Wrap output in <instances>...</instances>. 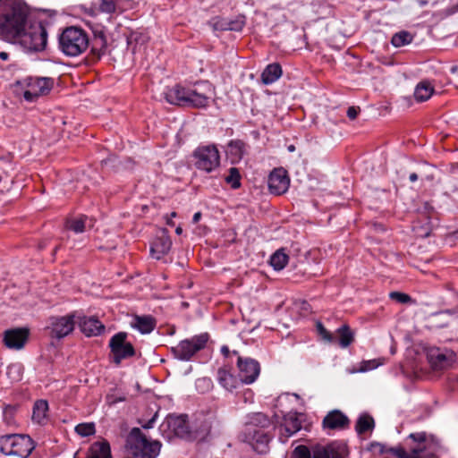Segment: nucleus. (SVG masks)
<instances>
[{"mask_svg":"<svg viewBox=\"0 0 458 458\" xmlns=\"http://www.w3.org/2000/svg\"><path fill=\"white\" fill-rule=\"evenodd\" d=\"M0 36L20 39L31 51H42L47 42V32L40 21L32 20L23 0H0Z\"/></svg>","mask_w":458,"mask_h":458,"instance_id":"nucleus-1","label":"nucleus"},{"mask_svg":"<svg viewBox=\"0 0 458 458\" xmlns=\"http://www.w3.org/2000/svg\"><path fill=\"white\" fill-rule=\"evenodd\" d=\"M405 442L409 451L399 446L390 452L398 458H438L437 454L442 448L440 440L425 431L411 433Z\"/></svg>","mask_w":458,"mask_h":458,"instance_id":"nucleus-2","label":"nucleus"},{"mask_svg":"<svg viewBox=\"0 0 458 458\" xmlns=\"http://www.w3.org/2000/svg\"><path fill=\"white\" fill-rule=\"evenodd\" d=\"M160 448V442L148 441L140 428H134L127 437V454L124 458H156Z\"/></svg>","mask_w":458,"mask_h":458,"instance_id":"nucleus-3","label":"nucleus"},{"mask_svg":"<svg viewBox=\"0 0 458 458\" xmlns=\"http://www.w3.org/2000/svg\"><path fill=\"white\" fill-rule=\"evenodd\" d=\"M89 47V38L85 30L78 27H68L59 36V49L66 56L76 57Z\"/></svg>","mask_w":458,"mask_h":458,"instance_id":"nucleus-4","label":"nucleus"},{"mask_svg":"<svg viewBox=\"0 0 458 458\" xmlns=\"http://www.w3.org/2000/svg\"><path fill=\"white\" fill-rule=\"evenodd\" d=\"M36 445L28 435L5 434L0 436V452L11 458H29Z\"/></svg>","mask_w":458,"mask_h":458,"instance_id":"nucleus-5","label":"nucleus"},{"mask_svg":"<svg viewBox=\"0 0 458 458\" xmlns=\"http://www.w3.org/2000/svg\"><path fill=\"white\" fill-rule=\"evenodd\" d=\"M192 160L198 170L211 173L220 165V153L214 144L201 145L193 151Z\"/></svg>","mask_w":458,"mask_h":458,"instance_id":"nucleus-6","label":"nucleus"},{"mask_svg":"<svg viewBox=\"0 0 458 458\" xmlns=\"http://www.w3.org/2000/svg\"><path fill=\"white\" fill-rule=\"evenodd\" d=\"M208 338V333H202L191 338L182 340L177 345L171 347V352L177 360L188 361L198 352L206 347Z\"/></svg>","mask_w":458,"mask_h":458,"instance_id":"nucleus-7","label":"nucleus"},{"mask_svg":"<svg viewBox=\"0 0 458 458\" xmlns=\"http://www.w3.org/2000/svg\"><path fill=\"white\" fill-rule=\"evenodd\" d=\"M23 90V98L29 102L35 101L38 97L47 95L53 88L54 81L47 77H28L17 81Z\"/></svg>","mask_w":458,"mask_h":458,"instance_id":"nucleus-8","label":"nucleus"},{"mask_svg":"<svg viewBox=\"0 0 458 458\" xmlns=\"http://www.w3.org/2000/svg\"><path fill=\"white\" fill-rule=\"evenodd\" d=\"M109 348L113 355V360L120 365L123 360L135 355L133 345L127 341V333L119 332L114 335L109 341Z\"/></svg>","mask_w":458,"mask_h":458,"instance_id":"nucleus-9","label":"nucleus"},{"mask_svg":"<svg viewBox=\"0 0 458 458\" xmlns=\"http://www.w3.org/2000/svg\"><path fill=\"white\" fill-rule=\"evenodd\" d=\"M189 107L205 108L213 95L212 85L208 81H199L188 85Z\"/></svg>","mask_w":458,"mask_h":458,"instance_id":"nucleus-10","label":"nucleus"},{"mask_svg":"<svg viewBox=\"0 0 458 458\" xmlns=\"http://www.w3.org/2000/svg\"><path fill=\"white\" fill-rule=\"evenodd\" d=\"M233 354L237 355L238 376L242 384H252L260 373V365L258 360L250 357H242L236 351Z\"/></svg>","mask_w":458,"mask_h":458,"instance_id":"nucleus-11","label":"nucleus"},{"mask_svg":"<svg viewBox=\"0 0 458 458\" xmlns=\"http://www.w3.org/2000/svg\"><path fill=\"white\" fill-rule=\"evenodd\" d=\"M75 313L49 318L48 329L52 337L61 339L71 334L75 327Z\"/></svg>","mask_w":458,"mask_h":458,"instance_id":"nucleus-12","label":"nucleus"},{"mask_svg":"<svg viewBox=\"0 0 458 458\" xmlns=\"http://www.w3.org/2000/svg\"><path fill=\"white\" fill-rule=\"evenodd\" d=\"M427 358L434 369H445L453 362L454 353L446 349L430 347L427 351Z\"/></svg>","mask_w":458,"mask_h":458,"instance_id":"nucleus-13","label":"nucleus"},{"mask_svg":"<svg viewBox=\"0 0 458 458\" xmlns=\"http://www.w3.org/2000/svg\"><path fill=\"white\" fill-rule=\"evenodd\" d=\"M267 183L272 194L281 195L286 192L290 186V178L286 170L282 167L274 169L268 176Z\"/></svg>","mask_w":458,"mask_h":458,"instance_id":"nucleus-14","label":"nucleus"},{"mask_svg":"<svg viewBox=\"0 0 458 458\" xmlns=\"http://www.w3.org/2000/svg\"><path fill=\"white\" fill-rule=\"evenodd\" d=\"M29 338V330L27 328H12L4 333L3 342L9 349L21 350L24 347Z\"/></svg>","mask_w":458,"mask_h":458,"instance_id":"nucleus-15","label":"nucleus"},{"mask_svg":"<svg viewBox=\"0 0 458 458\" xmlns=\"http://www.w3.org/2000/svg\"><path fill=\"white\" fill-rule=\"evenodd\" d=\"M347 454L346 446L336 442L318 445L312 450V458H346Z\"/></svg>","mask_w":458,"mask_h":458,"instance_id":"nucleus-16","label":"nucleus"},{"mask_svg":"<svg viewBox=\"0 0 458 458\" xmlns=\"http://www.w3.org/2000/svg\"><path fill=\"white\" fill-rule=\"evenodd\" d=\"M188 94V86L182 84L167 87L164 91V97L169 104L181 106H188L190 99Z\"/></svg>","mask_w":458,"mask_h":458,"instance_id":"nucleus-17","label":"nucleus"},{"mask_svg":"<svg viewBox=\"0 0 458 458\" xmlns=\"http://www.w3.org/2000/svg\"><path fill=\"white\" fill-rule=\"evenodd\" d=\"M301 428V421L297 412H288L284 415L280 424V440L285 442L290 437Z\"/></svg>","mask_w":458,"mask_h":458,"instance_id":"nucleus-18","label":"nucleus"},{"mask_svg":"<svg viewBox=\"0 0 458 458\" xmlns=\"http://www.w3.org/2000/svg\"><path fill=\"white\" fill-rule=\"evenodd\" d=\"M245 435L247 441L253 446V448L259 453H265L267 449L270 437L265 429L252 428L251 427H246Z\"/></svg>","mask_w":458,"mask_h":458,"instance_id":"nucleus-19","label":"nucleus"},{"mask_svg":"<svg viewBox=\"0 0 458 458\" xmlns=\"http://www.w3.org/2000/svg\"><path fill=\"white\" fill-rule=\"evenodd\" d=\"M350 420L339 410L329 411L323 419L322 425L326 429L341 430L348 428Z\"/></svg>","mask_w":458,"mask_h":458,"instance_id":"nucleus-20","label":"nucleus"},{"mask_svg":"<svg viewBox=\"0 0 458 458\" xmlns=\"http://www.w3.org/2000/svg\"><path fill=\"white\" fill-rule=\"evenodd\" d=\"M216 379L218 384L228 392H233L242 385L239 376H234L227 366L217 369Z\"/></svg>","mask_w":458,"mask_h":458,"instance_id":"nucleus-21","label":"nucleus"},{"mask_svg":"<svg viewBox=\"0 0 458 458\" xmlns=\"http://www.w3.org/2000/svg\"><path fill=\"white\" fill-rule=\"evenodd\" d=\"M79 327L87 336L99 335L105 330V326L95 317L79 318Z\"/></svg>","mask_w":458,"mask_h":458,"instance_id":"nucleus-22","label":"nucleus"},{"mask_svg":"<svg viewBox=\"0 0 458 458\" xmlns=\"http://www.w3.org/2000/svg\"><path fill=\"white\" fill-rule=\"evenodd\" d=\"M172 246L170 237L163 232L161 235L157 236L150 247L151 256L156 259H160L164 255L167 254Z\"/></svg>","mask_w":458,"mask_h":458,"instance_id":"nucleus-23","label":"nucleus"},{"mask_svg":"<svg viewBox=\"0 0 458 458\" xmlns=\"http://www.w3.org/2000/svg\"><path fill=\"white\" fill-rule=\"evenodd\" d=\"M282 67L277 63L268 64L261 73V81L265 85L276 81L282 76Z\"/></svg>","mask_w":458,"mask_h":458,"instance_id":"nucleus-24","label":"nucleus"},{"mask_svg":"<svg viewBox=\"0 0 458 458\" xmlns=\"http://www.w3.org/2000/svg\"><path fill=\"white\" fill-rule=\"evenodd\" d=\"M48 403L45 400H38L33 406L32 420L39 425L47 421Z\"/></svg>","mask_w":458,"mask_h":458,"instance_id":"nucleus-25","label":"nucleus"},{"mask_svg":"<svg viewBox=\"0 0 458 458\" xmlns=\"http://www.w3.org/2000/svg\"><path fill=\"white\" fill-rule=\"evenodd\" d=\"M132 326L141 334H149L156 327V320L151 316H136Z\"/></svg>","mask_w":458,"mask_h":458,"instance_id":"nucleus-26","label":"nucleus"},{"mask_svg":"<svg viewBox=\"0 0 458 458\" xmlns=\"http://www.w3.org/2000/svg\"><path fill=\"white\" fill-rule=\"evenodd\" d=\"M434 93V87L428 81H422L418 83L414 90V98L419 102H424L429 99Z\"/></svg>","mask_w":458,"mask_h":458,"instance_id":"nucleus-27","label":"nucleus"},{"mask_svg":"<svg viewBox=\"0 0 458 458\" xmlns=\"http://www.w3.org/2000/svg\"><path fill=\"white\" fill-rule=\"evenodd\" d=\"M90 54L93 60H99L106 53L107 39L106 38H92L89 42Z\"/></svg>","mask_w":458,"mask_h":458,"instance_id":"nucleus-28","label":"nucleus"},{"mask_svg":"<svg viewBox=\"0 0 458 458\" xmlns=\"http://www.w3.org/2000/svg\"><path fill=\"white\" fill-rule=\"evenodd\" d=\"M228 153L233 162L240 161L246 153V145L242 140H232L228 145Z\"/></svg>","mask_w":458,"mask_h":458,"instance_id":"nucleus-29","label":"nucleus"},{"mask_svg":"<svg viewBox=\"0 0 458 458\" xmlns=\"http://www.w3.org/2000/svg\"><path fill=\"white\" fill-rule=\"evenodd\" d=\"M374 427V419L368 413H362L356 421L355 430L359 435H361L367 431L372 430Z\"/></svg>","mask_w":458,"mask_h":458,"instance_id":"nucleus-30","label":"nucleus"},{"mask_svg":"<svg viewBox=\"0 0 458 458\" xmlns=\"http://www.w3.org/2000/svg\"><path fill=\"white\" fill-rule=\"evenodd\" d=\"M269 425V418L262 412H257L250 417V420L247 423L246 427H251L252 428L257 429H265Z\"/></svg>","mask_w":458,"mask_h":458,"instance_id":"nucleus-31","label":"nucleus"},{"mask_svg":"<svg viewBox=\"0 0 458 458\" xmlns=\"http://www.w3.org/2000/svg\"><path fill=\"white\" fill-rule=\"evenodd\" d=\"M288 259V255L283 250H278L271 256L270 265L276 270H281L287 265Z\"/></svg>","mask_w":458,"mask_h":458,"instance_id":"nucleus-32","label":"nucleus"},{"mask_svg":"<svg viewBox=\"0 0 458 458\" xmlns=\"http://www.w3.org/2000/svg\"><path fill=\"white\" fill-rule=\"evenodd\" d=\"M339 335V345L342 348L348 347L353 342V333L347 325H344L337 329Z\"/></svg>","mask_w":458,"mask_h":458,"instance_id":"nucleus-33","label":"nucleus"},{"mask_svg":"<svg viewBox=\"0 0 458 458\" xmlns=\"http://www.w3.org/2000/svg\"><path fill=\"white\" fill-rule=\"evenodd\" d=\"M412 38V35L408 31H400L392 37L391 43L395 47H401L410 44Z\"/></svg>","mask_w":458,"mask_h":458,"instance_id":"nucleus-34","label":"nucleus"},{"mask_svg":"<svg viewBox=\"0 0 458 458\" xmlns=\"http://www.w3.org/2000/svg\"><path fill=\"white\" fill-rule=\"evenodd\" d=\"M75 432L81 437H90L96 432L95 424L93 422L80 423L75 427Z\"/></svg>","mask_w":458,"mask_h":458,"instance_id":"nucleus-35","label":"nucleus"},{"mask_svg":"<svg viewBox=\"0 0 458 458\" xmlns=\"http://www.w3.org/2000/svg\"><path fill=\"white\" fill-rule=\"evenodd\" d=\"M241 175L237 168L231 167L229 174L225 177V182L231 185L233 189H238L241 186Z\"/></svg>","mask_w":458,"mask_h":458,"instance_id":"nucleus-36","label":"nucleus"},{"mask_svg":"<svg viewBox=\"0 0 458 458\" xmlns=\"http://www.w3.org/2000/svg\"><path fill=\"white\" fill-rule=\"evenodd\" d=\"M16 409L13 406L7 405L3 411V420L7 427H13L15 422Z\"/></svg>","mask_w":458,"mask_h":458,"instance_id":"nucleus-37","label":"nucleus"},{"mask_svg":"<svg viewBox=\"0 0 458 458\" xmlns=\"http://www.w3.org/2000/svg\"><path fill=\"white\" fill-rule=\"evenodd\" d=\"M87 216H81L69 222L68 227L76 233L85 231Z\"/></svg>","mask_w":458,"mask_h":458,"instance_id":"nucleus-38","label":"nucleus"},{"mask_svg":"<svg viewBox=\"0 0 458 458\" xmlns=\"http://www.w3.org/2000/svg\"><path fill=\"white\" fill-rule=\"evenodd\" d=\"M245 25V17L238 16L235 20L229 21L224 26V30L240 31Z\"/></svg>","mask_w":458,"mask_h":458,"instance_id":"nucleus-39","label":"nucleus"},{"mask_svg":"<svg viewBox=\"0 0 458 458\" xmlns=\"http://www.w3.org/2000/svg\"><path fill=\"white\" fill-rule=\"evenodd\" d=\"M119 0H100L99 12L105 13H114L116 10V4Z\"/></svg>","mask_w":458,"mask_h":458,"instance_id":"nucleus-40","label":"nucleus"},{"mask_svg":"<svg viewBox=\"0 0 458 458\" xmlns=\"http://www.w3.org/2000/svg\"><path fill=\"white\" fill-rule=\"evenodd\" d=\"M291 458H312V453L305 445H298L293 451Z\"/></svg>","mask_w":458,"mask_h":458,"instance_id":"nucleus-41","label":"nucleus"},{"mask_svg":"<svg viewBox=\"0 0 458 458\" xmlns=\"http://www.w3.org/2000/svg\"><path fill=\"white\" fill-rule=\"evenodd\" d=\"M389 297L399 303H408L411 301V298L408 294L400 292H392L389 293Z\"/></svg>","mask_w":458,"mask_h":458,"instance_id":"nucleus-42","label":"nucleus"},{"mask_svg":"<svg viewBox=\"0 0 458 458\" xmlns=\"http://www.w3.org/2000/svg\"><path fill=\"white\" fill-rule=\"evenodd\" d=\"M93 38H106V30L103 26L96 25L92 28Z\"/></svg>","mask_w":458,"mask_h":458,"instance_id":"nucleus-43","label":"nucleus"},{"mask_svg":"<svg viewBox=\"0 0 458 458\" xmlns=\"http://www.w3.org/2000/svg\"><path fill=\"white\" fill-rule=\"evenodd\" d=\"M106 399L109 405H114L117 403L125 401V397L123 395H115L114 394H108Z\"/></svg>","mask_w":458,"mask_h":458,"instance_id":"nucleus-44","label":"nucleus"},{"mask_svg":"<svg viewBox=\"0 0 458 458\" xmlns=\"http://www.w3.org/2000/svg\"><path fill=\"white\" fill-rule=\"evenodd\" d=\"M318 332L320 334V335L327 341L328 342H333L334 341V337L332 336V335L323 327V325L321 323H319L318 325Z\"/></svg>","mask_w":458,"mask_h":458,"instance_id":"nucleus-45","label":"nucleus"},{"mask_svg":"<svg viewBox=\"0 0 458 458\" xmlns=\"http://www.w3.org/2000/svg\"><path fill=\"white\" fill-rule=\"evenodd\" d=\"M377 366H378V364L376 363L375 360L364 361L362 366H361V368H360V371H367V370L375 369Z\"/></svg>","mask_w":458,"mask_h":458,"instance_id":"nucleus-46","label":"nucleus"},{"mask_svg":"<svg viewBox=\"0 0 458 458\" xmlns=\"http://www.w3.org/2000/svg\"><path fill=\"white\" fill-rule=\"evenodd\" d=\"M360 112V109L355 107V106H350L348 109H347V116L351 119V120H354L357 116H358V114Z\"/></svg>","mask_w":458,"mask_h":458,"instance_id":"nucleus-47","label":"nucleus"},{"mask_svg":"<svg viewBox=\"0 0 458 458\" xmlns=\"http://www.w3.org/2000/svg\"><path fill=\"white\" fill-rule=\"evenodd\" d=\"M20 370H21V369H20V366L13 364V365H10V366L8 367V371H7V373H8L9 375H10L11 373H13V372L17 373V377H14V379L19 380V379H20V377H21V375H20Z\"/></svg>","mask_w":458,"mask_h":458,"instance_id":"nucleus-48","label":"nucleus"},{"mask_svg":"<svg viewBox=\"0 0 458 458\" xmlns=\"http://www.w3.org/2000/svg\"><path fill=\"white\" fill-rule=\"evenodd\" d=\"M177 421L179 423L180 428L176 429L175 433L176 434H181V433L186 432L187 431V427L184 425V421L182 420H178Z\"/></svg>","mask_w":458,"mask_h":458,"instance_id":"nucleus-49","label":"nucleus"},{"mask_svg":"<svg viewBox=\"0 0 458 458\" xmlns=\"http://www.w3.org/2000/svg\"><path fill=\"white\" fill-rule=\"evenodd\" d=\"M221 352L225 357H228L231 353L229 348L226 345L221 347Z\"/></svg>","mask_w":458,"mask_h":458,"instance_id":"nucleus-50","label":"nucleus"},{"mask_svg":"<svg viewBox=\"0 0 458 458\" xmlns=\"http://www.w3.org/2000/svg\"><path fill=\"white\" fill-rule=\"evenodd\" d=\"M156 420V415L148 421V423L146 425H144L143 427L146 428H150L153 427V423L155 422Z\"/></svg>","mask_w":458,"mask_h":458,"instance_id":"nucleus-51","label":"nucleus"},{"mask_svg":"<svg viewBox=\"0 0 458 458\" xmlns=\"http://www.w3.org/2000/svg\"><path fill=\"white\" fill-rule=\"evenodd\" d=\"M0 58L3 61H7L8 58H9V54L7 52H4V51H0Z\"/></svg>","mask_w":458,"mask_h":458,"instance_id":"nucleus-52","label":"nucleus"},{"mask_svg":"<svg viewBox=\"0 0 458 458\" xmlns=\"http://www.w3.org/2000/svg\"><path fill=\"white\" fill-rule=\"evenodd\" d=\"M197 384L199 385V384H204V385H207L208 386L210 385V380L208 379V378H201V379H199L197 381Z\"/></svg>","mask_w":458,"mask_h":458,"instance_id":"nucleus-53","label":"nucleus"},{"mask_svg":"<svg viewBox=\"0 0 458 458\" xmlns=\"http://www.w3.org/2000/svg\"><path fill=\"white\" fill-rule=\"evenodd\" d=\"M201 217L200 212H197L193 215L192 221L193 223H198Z\"/></svg>","mask_w":458,"mask_h":458,"instance_id":"nucleus-54","label":"nucleus"},{"mask_svg":"<svg viewBox=\"0 0 458 458\" xmlns=\"http://www.w3.org/2000/svg\"><path fill=\"white\" fill-rule=\"evenodd\" d=\"M411 182H416L418 180V174L416 173H411L409 176Z\"/></svg>","mask_w":458,"mask_h":458,"instance_id":"nucleus-55","label":"nucleus"},{"mask_svg":"<svg viewBox=\"0 0 458 458\" xmlns=\"http://www.w3.org/2000/svg\"><path fill=\"white\" fill-rule=\"evenodd\" d=\"M371 446H372V447H377V448H378V450H379L381 453H383V451H384V450H383V449H384V446H383L381 444H379V443H374V444H371Z\"/></svg>","mask_w":458,"mask_h":458,"instance_id":"nucleus-56","label":"nucleus"},{"mask_svg":"<svg viewBox=\"0 0 458 458\" xmlns=\"http://www.w3.org/2000/svg\"><path fill=\"white\" fill-rule=\"evenodd\" d=\"M182 229L180 226H179V227H177V228L175 229V233H176L177 234H181V233H182Z\"/></svg>","mask_w":458,"mask_h":458,"instance_id":"nucleus-57","label":"nucleus"},{"mask_svg":"<svg viewBox=\"0 0 458 458\" xmlns=\"http://www.w3.org/2000/svg\"><path fill=\"white\" fill-rule=\"evenodd\" d=\"M288 150H289L290 152H293V151H294V150H295V147H294L293 145H290V146L288 147Z\"/></svg>","mask_w":458,"mask_h":458,"instance_id":"nucleus-58","label":"nucleus"},{"mask_svg":"<svg viewBox=\"0 0 458 458\" xmlns=\"http://www.w3.org/2000/svg\"><path fill=\"white\" fill-rule=\"evenodd\" d=\"M167 224H168L169 225H174V223H173V221H172V219H171V218L167 219Z\"/></svg>","mask_w":458,"mask_h":458,"instance_id":"nucleus-59","label":"nucleus"},{"mask_svg":"<svg viewBox=\"0 0 458 458\" xmlns=\"http://www.w3.org/2000/svg\"><path fill=\"white\" fill-rule=\"evenodd\" d=\"M176 216V213L175 212H172L171 213V217H175Z\"/></svg>","mask_w":458,"mask_h":458,"instance_id":"nucleus-60","label":"nucleus"},{"mask_svg":"<svg viewBox=\"0 0 458 458\" xmlns=\"http://www.w3.org/2000/svg\"><path fill=\"white\" fill-rule=\"evenodd\" d=\"M454 234H455V237H456V238H458V231H456V232L454 233Z\"/></svg>","mask_w":458,"mask_h":458,"instance_id":"nucleus-61","label":"nucleus"}]
</instances>
